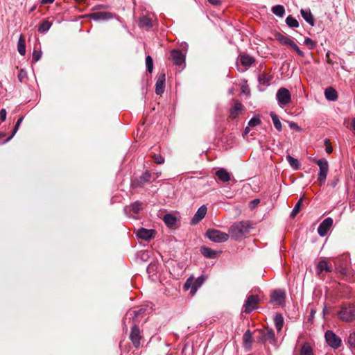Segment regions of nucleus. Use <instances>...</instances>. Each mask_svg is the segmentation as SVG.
<instances>
[{
    "label": "nucleus",
    "instance_id": "3",
    "mask_svg": "<svg viewBox=\"0 0 355 355\" xmlns=\"http://www.w3.org/2000/svg\"><path fill=\"white\" fill-rule=\"evenodd\" d=\"M153 174L146 170L139 176L132 177L130 180V187L132 189L143 188L146 184L153 182Z\"/></svg>",
    "mask_w": 355,
    "mask_h": 355
},
{
    "label": "nucleus",
    "instance_id": "1",
    "mask_svg": "<svg viewBox=\"0 0 355 355\" xmlns=\"http://www.w3.org/2000/svg\"><path fill=\"white\" fill-rule=\"evenodd\" d=\"M148 314L146 307L141 306L137 309H130L127 311L123 318V329L127 331V320L129 322H132V325H138L143 320L144 322L146 320V317Z\"/></svg>",
    "mask_w": 355,
    "mask_h": 355
},
{
    "label": "nucleus",
    "instance_id": "6",
    "mask_svg": "<svg viewBox=\"0 0 355 355\" xmlns=\"http://www.w3.org/2000/svg\"><path fill=\"white\" fill-rule=\"evenodd\" d=\"M205 235L209 240L215 243L225 242L230 236V234L215 229L207 230Z\"/></svg>",
    "mask_w": 355,
    "mask_h": 355
},
{
    "label": "nucleus",
    "instance_id": "37",
    "mask_svg": "<svg viewBox=\"0 0 355 355\" xmlns=\"http://www.w3.org/2000/svg\"><path fill=\"white\" fill-rule=\"evenodd\" d=\"M270 116H271V119H272V121L273 122V124H274V126L275 128L279 131H282V123L279 119V117L278 116L274 113V112H270Z\"/></svg>",
    "mask_w": 355,
    "mask_h": 355
},
{
    "label": "nucleus",
    "instance_id": "10",
    "mask_svg": "<svg viewBox=\"0 0 355 355\" xmlns=\"http://www.w3.org/2000/svg\"><path fill=\"white\" fill-rule=\"evenodd\" d=\"M129 338L135 348L140 347L141 340L143 338V336L138 325L134 324L132 326Z\"/></svg>",
    "mask_w": 355,
    "mask_h": 355
},
{
    "label": "nucleus",
    "instance_id": "31",
    "mask_svg": "<svg viewBox=\"0 0 355 355\" xmlns=\"http://www.w3.org/2000/svg\"><path fill=\"white\" fill-rule=\"evenodd\" d=\"M52 26V22L48 19L43 20L39 25L38 31L42 33H46Z\"/></svg>",
    "mask_w": 355,
    "mask_h": 355
},
{
    "label": "nucleus",
    "instance_id": "12",
    "mask_svg": "<svg viewBox=\"0 0 355 355\" xmlns=\"http://www.w3.org/2000/svg\"><path fill=\"white\" fill-rule=\"evenodd\" d=\"M137 236L142 240L148 241L155 238L156 232L153 229H146L144 227H140L137 231Z\"/></svg>",
    "mask_w": 355,
    "mask_h": 355
},
{
    "label": "nucleus",
    "instance_id": "47",
    "mask_svg": "<svg viewBox=\"0 0 355 355\" xmlns=\"http://www.w3.org/2000/svg\"><path fill=\"white\" fill-rule=\"evenodd\" d=\"M261 120L258 116H253L248 122V126L256 127L261 123Z\"/></svg>",
    "mask_w": 355,
    "mask_h": 355
},
{
    "label": "nucleus",
    "instance_id": "27",
    "mask_svg": "<svg viewBox=\"0 0 355 355\" xmlns=\"http://www.w3.org/2000/svg\"><path fill=\"white\" fill-rule=\"evenodd\" d=\"M252 340V334L250 331V330L248 329L244 333L243 336L244 346L246 349H251Z\"/></svg>",
    "mask_w": 355,
    "mask_h": 355
},
{
    "label": "nucleus",
    "instance_id": "62",
    "mask_svg": "<svg viewBox=\"0 0 355 355\" xmlns=\"http://www.w3.org/2000/svg\"><path fill=\"white\" fill-rule=\"evenodd\" d=\"M324 144L326 146V147H327V146H330V145H331L330 139H327H327H325L324 140Z\"/></svg>",
    "mask_w": 355,
    "mask_h": 355
},
{
    "label": "nucleus",
    "instance_id": "9",
    "mask_svg": "<svg viewBox=\"0 0 355 355\" xmlns=\"http://www.w3.org/2000/svg\"><path fill=\"white\" fill-rule=\"evenodd\" d=\"M171 57L175 65L178 66L181 69H184L186 66V55L182 51L179 49H173L171 52Z\"/></svg>",
    "mask_w": 355,
    "mask_h": 355
},
{
    "label": "nucleus",
    "instance_id": "46",
    "mask_svg": "<svg viewBox=\"0 0 355 355\" xmlns=\"http://www.w3.org/2000/svg\"><path fill=\"white\" fill-rule=\"evenodd\" d=\"M288 46L291 47L293 51H295L299 56H304V53L300 50L298 46L293 41L291 42V44Z\"/></svg>",
    "mask_w": 355,
    "mask_h": 355
},
{
    "label": "nucleus",
    "instance_id": "33",
    "mask_svg": "<svg viewBox=\"0 0 355 355\" xmlns=\"http://www.w3.org/2000/svg\"><path fill=\"white\" fill-rule=\"evenodd\" d=\"M271 10L274 15L279 17H283L285 15V8L282 5L274 6Z\"/></svg>",
    "mask_w": 355,
    "mask_h": 355
},
{
    "label": "nucleus",
    "instance_id": "32",
    "mask_svg": "<svg viewBox=\"0 0 355 355\" xmlns=\"http://www.w3.org/2000/svg\"><path fill=\"white\" fill-rule=\"evenodd\" d=\"M318 273H322L323 271L331 272V268L328 266L327 261L325 260H321L319 261L317 266Z\"/></svg>",
    "mask_w": 355,
    "mask_h": 355
},
{
    "label": "nucleus",
    "instance_id": "14",
    "mask_svg": "<svg viewBox=\"0 0 355 355\" xmlns=\"http://www.w3.org/2000/svg\"><path fill=\"white\" fill-rule=\"evenodd\" d=\"M333 219L330 217H328L327 218H325L318 226V234L322 236V237H324L325 236L329 229L331 228V227L333 225Z\"/></svg>",
    "mask_w": 355,
    "mask_h": 355
},
{
    "label": "nucleus",
    "instance_id": "36",
    "mask_svg": "<svg viewBox=\"0 0 355 355\" xmlns=\"http://www.w3.org/2000/svg\"><path fill=\"white\" fill-rule=\"evenodd\" d=\"M286 160L294 170H298L300 166L299 161L290 155L286 156Z\"/></svg>",
    "mask_w": 355,
    "mask_h": 355
},
{
    "label": "nucleus",
    "instance_id": "35",
    "mask_svg": "<svg viewBox=\"0 0 355 355\" xmlns=\"http://www.w3.org/2000/svg\"><path fill=\"white\" fill-rule=\"evenodd\" d=\"M139 26L142 28L146 27L148 28H150L153 27L152 21L148 17L143 16L139 19Z\"/></svg>",
    "mask_w": 355,
    "mask_h": 355
},
{
    "label": "nucleus",
    "instance_id": "25",
    "mask_svg": "<svg viewBox=\"0 0 355 355\" xmlns=\"http://www.w3.org/2000/svg\"><path fill=\"white\" fill-rule=\"evenodd\" d=\"M271 298L274 302L281 304L285 298V293L282 290H275L272 293Z\"/></svg>",
    "mask_w": 355,
    "mask_h": 355
},
{
    "label": "nucleus",
    "instance_id": "23",
    "mask_svg": "<svg viewBox=\"0 0 355 355\" xmlns=\"http://www.w3.org/2000/svg\"><path fill=\"white\" fill-rule=\"evenodd\" d=\"M215 174L218 180L223 182H227L230 180V173L223 168L217 170Z\"/></svg>",
    "mask_w": 355,
    "mask_h": 355
},
{
    "label": "nucleus",
    "instance_id": "64",
    "mask_svg": "<svg viewBox=\"0 0 355 355\" xmlns=\"http://www.w3.org/2000/svg\"><path fill=\"white\" fill-rule=\"evenodd\" d=\"M141 257L142 259L148 258V253L147 252H143L141 253Z\"/></svg>",
    "mask_w": 355,
    "mask_h": 355
},
{
    "label": "nucleus",
    "instance_id": "52",
    "mask_svg": "<svg viewBox=\"0 0 355 355\" xmlns=\"http://www.w3.org/2000/svg\"><path fill=\"white\" fill-rule=\"evenodd\" d=\"M153 159L157 164H162L164 162V158L160 155L155 154L153 155Z\"/></svg>",
    "mask_w": 355,
    "mask_h": 355
},
{
    "label": "nucleus",
    "instance_id": "16",
    "mask_svg": "<svg viewBox=\"0 0 355 355\" xmlns=\"http://www.w3.org/2000/svg\"><path fill=\"white\" fill-rule=\"evenodd\" d=\"M166 75L162 73L159 75L155 83V93L157 95H162L165 89Z\"/></svg>",
    "mask_w": 355,
    "mask_h": 355
},
{
    "label": "nucleus",
    "instance_id": "40",
    "mask_svg": "<svg viewBox=\"0 0 355 355\" xmlns=\"http://www.w3.org/2000/svg\"><path fill=\"white\" fill-rule=\"evenodd\" d=\"M300 355H313L312 347L307 343H304L300 349Z\"/></svg>",
    "mask_w": 355,
    "mask_h": 355
},
{
    "label": "nucleus",
    "instance_id": "39",
    "mask_svg": "<svg viewBox=\"0 0 355 355\" xmlns=\"http://www.w3.org/2000/svg\"><path fill=\"white\" fill-rule=\"evenodd\" d=\"M276 39L279 43L286 46H289L293 41L290 38L282 35L281 33H278L276 35Z\"/></svg>",
    "mask_w": 355,
    "mask_h": 355
},
{
    "label": "nucleus",
    "instance_id": "55",
    "mask_svg": "<svg viewBox=\"0 0 355 355\" xmlns=\"http://www.w3.org/2000/svg\"><path fill=\"white\" fill-rule=\"evenodd\" d=\"M289 127L291 129H295L297 131H300L301 130V128L297 125V123H294V122H290L289 123Z\"/></svg>",
    "mask_w": 355,
    "mask_h": 355
},
{
    "label": "nucleus",
    "instance_id": "57",
    "mask_svg": "<svg viewBox=\"0 0 355 355\" xmlns=\"http://www.w3.org/2000/svg\"><path fill=\"white\" fill-rule=\"evenodd\" d=\"M209 3L214 6H218L220 4V1L219 0H208Z\"/></svg>",
    "mask_w": 355,
    "mask_h": 355
},
{
    "label": "nucleus",
    "instance_id": "11",
    "mask_svg": "<svg viewBox=\"0 0 355 355\" xmlns=\"http://www.w3.org/2000/svg\"><path fill=\"white\" fill-rule=\"evenodd\" d=\"M259 298L257 295H251L248 296L243 306V311L247 314H250L255 309L253 305L259 303Z\"/></svg>",
    "mask_w": 355,
    "mask_h": 355
},
{
    "label": "nucleus",
    "instance_id": "38",
    "mask_svg": "<svg viewBox=\"0 0 355 355\" xmlns=\"http://www.w3.org/2000/svg\"><path fill=\"white\" fill-rule=\"evenodd\" d=\"M286 24L290 28H297L299 26V22L292 15H289L286 17Z\"/></svg>",
    "mask_w": 355,
    "mask_h": 355
},
{
    "label": "nucleus",
    "instance_id": "22",
    "mask_svg": "<svg viewBox=\"0 0 355 355\" xmlns=\"http://www.w3.org/2000/svg\"><path fill=\"white\" fill-rule=\"evenodd\" d=\"M300 13L303 19L311 26H315V19L310 9H301Z\"/></svg>",
    "mask_w": 355,
    "mask_h": 355
},
{
    "label": "nucleus",
    "instance_id": "58",
    "mask_svg": "<svg viewBox=\"0 0 355 355\" xmlns=\"http://www.w3.org/2000/svg\"><path fill=\"white\" fill-rule=\"evenodd\" d=\"M261 335L258 338V341L259 343H265V338L263 336V331H261Z\"/></svg>",
    "mask_w": 355,
    "mask_h": 355
},
{
    "label": "nucleus",
    "instance_id": "42",
    "mask_svg": "<svg viewBox=\"0 0 355 355\" xmlns=\"http://www.w3.org/2000/svg\"><path fill=\"white\" fill-rule=\"evenodd\" d=\"M157 268H158V264L156 262L150 263L147 266L146 272L150 275H154L156 273L157 270Z\"/></svg>",
    "mask_w": 355,
    "mask_h": 355
},
{
    "label": "nucleus",
    "instance_id": "2",
    "mask_svg": "<svg viewBox=\"0 0 355 355\" xmlns=\"http://www.w3.org/2000/svg\"><path fill=\"white\" fill-rule=\"evenodd\" d=\"M250 223L248 220H243L234 223L230 227L229 233L232 239L239 241L250 232Z\"/></svg>",
    "mask_w": 355,
    "mask_h": 355
},
{
    "label": "nucleus",
    "instance_id": "29",
    "mask_svg": "<svg viewBox=\"0 0 355 355\" xmlns=\"http://www.w3.org/2000/svg\"><path fill=\"white\" fill-rule=\"evenodd\" d=\"M17 51L21 55H24L26 53V41L22 35L19 36L17 42Z\"/></svg>",
    "mask_w": 355,
    "mask_h": 355
},
{
    "label": "nucleus",
    "instance_id": "19",
    "mask_svg": "<svg viewBox=\"0 0 355 355\" xmlns=\"http://www.w3.org/2000/svg\"><path fill=\"white\" fill-rule=\"evenodd\" d=\"M207 207L205 205L200 206L195 214L194 216L191 219V223L195 225L200 222L206 215Z\"/></svg>",
    "mask_w": 355,
    "mask_h": 355
},
{
    "label": "nucleus",
    "instance_id": "53",
    "mask_svg": "<svg viewBox=\"0 0 355 355\" xmlns=\"http://www.w3.org/2000/svg\"><path fill=\"white\" fill-rule=\"evenodd\" d=\"M260 203V200L259 198H255L251 200L249 203V207L251 209H254Z\"/></svg>",
    "mask_w": 355,
    "mask_h": 355
},
{
    "label": "nucleus",
    "instance_id": "5",
    "mask_svg": "<svg viewBox=\"0 0 355 355\" xmlns=\"http://www.w3.org/2000/svg\"><path fill=\"white\" fill-rule=\"evenodd\" d=\"M315 163L319 166V173L318 175V181L320 185H323L327 180V176L329 171V163L324 158L313 159Z\"/></svg>",
    "mask_w": 355,
    "mask_h": 355
},
{
    "label": "nucleus",
    "instance_id": "48",
    "mask_svg": "<svg viewBox=\"0 0 355 355\" xmlns=\"http://www.w3.org/2000/svg\"><path fill=\"white\" fill-rule=\"evenodd\" d=\"M347 343L350 347L355 348V332H352L349 334L347 338Z\"/></svg>",
    "mask_w": 355,
    "mask_h": 355
},
{
    "label": "nucleus",
    "instance_id": "41",
    "mask_svg": "<svg viewBox=\"0 0 355 355\" xmlns=\"http://www.w3.org/2000/svg\"><path fill=\"white\" fill-rule=\"evenodd\" d=\"M193 286H194V283H193V277L191 276V277H189L187 281L185 282L184 284V289L185 291H188L189 289H190V293L191 295H193Z\"/></svg>",
    "mask_w": 355,
    "mask_h": 355
},
{
    "label": "nucleus",
    "instance_id": "61",
    "mask_svg": "<svg viewBox=\"0 0 355 355\" xmlns=\"http://www.w3.org/2000/svg\"><path fill=\"white\" fill-rule=\"evenodd\" d=\"M325 150L328 154H331L333 152V148L330 145L326 147Z\"/></svg>",
    "mask_w": 355,
    "mask_h": 355
},
{
    "label": "nucleus",
    "instance_id": "63",
    "mask_svg": "<svg viewBox=\"0 0 355 355\" xmlns=\"http://www.w3.org/2000/svg\"><path fill=\"white\" fill-rule=\"evenodd\" d=\"M15 135H12V132L11 133L10 136L9 137H8L7 139H6L3 144H6L7 142H8Z\"/></svg>",
    "mask_w": 355,
    "mask_h": 355
},
{
    "label": "nucleus",
    "instance_id": "21",
    "mask_svg": "<svg viewBox=\"0 0 355 355\" xmlns=\"http://www.w3.org/2000/svg\"><path fill=\"white\" fill-rule=\"evenodd\" d=\"M165 225L171 228H175L177 225V218L172 214H166L163 217Z\"/></svg>",
    "mask_w": 355,
    "mask_h": 355
},
{
    "label": "nucleus",
    "instance_id": "15",
    "mask_svg": "<svg viewBox=\"0 0 355 355\" xmlns=\"http://www.w3.org/2000/svg\"><path fill=\"white\" fill-rule=\"evenodd\" d=\"M89 16L95 21H107L112 19L114 15L110 12L99 11L92 12Z\"/></svg>",
    "mask_w": 355,
    "mask_h": 355
},
{
    "label": "nucleus",
    "instance_id": "51",
    "mask_svg": "<svg viewBox=\"0 0 355 355\" xmlns=\"http://www.w3.org/2000/svg\"><path fill=\"white\" fill-rule=\"evenodd\" d=\"M42 57V51L34 50L33 52V62H36L40 60Z\"/></svg>",
    "mask_w": 355,
    "mask_h": 355
},
{
    "label": "nucleus",
    "instance_id": "34",
    "mask_svg": "<svg viewBox=\"0 0 355 355\" xmlns=\"http://www.w3.org/2000/svg\"><path fill=\"white\" fill-rule=\"evenodd\" d=\"M206 277L205 275H200L198 278H193L194 286L193 288V294H195L197 290L202 285Z\"/></svg>",
    "mask_w": 355,
    "mask_h": 355
},
{
    "label": "nucleus",
    "instance_id": "26",
    "mask_svg": "<svg viewBox=\"0 0 355 355\" xmlns=\"http://www.w3.org/2000/svg\"><path fill=\"white\" fill-rule=\"evenodd\" d=\"M144 203L137 200L130 205L129 210L132 211L134 214H137L144 209Z\"/></svg>",
    "mask_w": 355,
    "mask_h": 355
},
{
    "label": "nucleus",
    "instance_id": "8",
    "mask_svg": "<svg viewBox=\"0 0 355 355\" xmlns=\"http://www.w3.org/2000/svg\"><path fill=\"white\" fill-rule=\"evenodd\" d=\"M324 338L327 343L332 348L336 349L342 344V340L333 331L327 330L324 334Z\"/></svg>",
    "mask_w": 355,
    "mask_h": 355
},
{
    "label": "nucleus",
    "instance_id": "20",
    "mask_svg": "<svg viewBox=\"0 0 355 355\" xmlns=\"http://www.w3.org/2000/svg\"><path fill=\"white\" fill-rule=\"evenodd\" d=\"M200 253L207 259H215L220 254V251L217 252L205 245L200 249Z\"/></svg>",
    "mask_w": 355,
    "mask_h": 355
},
{
    "label": "nucleus",
    "instance_id": "50",
    "mask_svg": "<svg viewBox=\"0 0 355 355\" xmlns=\"http://www.w3.org/2000/svg\"><path fill=\"white\" fill-rule=\"evenodd\" d=\"M18 80L20 83H23L27 78V73L24 69H21L17 76Z\"/></svg>",
    "mask_w": 355,
    "mask_h": 355
},
{
    "label": "nucleus",
    "instance_id": "24",
    "mask_svg": "<svg viewBox=\"0 0 355 355\" xmlns=\"http://www.w3.org/2000/svg\"><path fill=\"white\" fill-rule=\"evenodd\" d=\"M324 96L327 100L329 101H336L338 99L337 91L331 87H327L324 91Z\"/></svg>",
    "mask_w": 355,
    "mask_h": 355
},
{
    "label": "nucleus",
    "instance_id": "7",
    "mask_svg": "<svg viewBox=\"0 0 355 355\" xmlns=\"http://www.w3.org/2000/svg\"><path fill=\"white\" fill-rule=\"evenodd\" d=\"M276 98L281 107L288 105L291 101V94L285 87L279 88L276 94Z\"/></svg>",
    "mask_w": 355,
    "mask_h": 355
},
{
    "label": "nucleus",
    "instance_id": "45",
    "mask_svg": "<svg viewBox=\"0 0 355 355\" xmlns=\"http://www.w3.org/2000/svg\"><path fill=\"white\" fill-rule=\"evenodd\" d=\"M302 202V198H301L295 204L294 208L293 209L291 216L295 217L300 211V207Z\"/></svg>",
    "mask_w": 355,
    "mask_h": 355
},
{
    "label": "nucleus",
    "instance_id": "13",
    "mask_svg": "<svg viewBox=\"0 0 355 355\" xmlns=\"http://www.w3.org/2000/svg\"><path fill=\"white\" fill-rule=\"evenodd\" d=\"M273 79V76L270 74L262 73L258 76V89L260 92L265 91L266 87L270 84V82Z\"/></svg>",
    "mask_w": 355,
    "mask_h": 355
},
{
    "label": "nucleus",
    "instance_id": "43",
    "mask_svg": "<svg viewBox=\"0 0 355 355\" xmlns=\"http://www.w3.org/2000/svg\"><path fill=\"white\" fill-rule=\"evenodd\" d=\"M146 71L152 73L153 70V60L150 55H147L146 58Z\"/></svg>",
    "mask_w": 355,
    "mask_h": 355
},
{
    "label": "nucleus",
    "instance_id": "28",
    "mask_svg": "<svg viewBox=\"0 0 355 355\" xmlns=\"http://www.w3.org/2000/svg\"><path fill=\"white\" fill-rule=\"evenodd\" d=\"M263 336L265 338V340H268L270 343L272 345L276 344V338L275 331L272 329H268L266 331H263Z\"/></svg>",
    "mask_w": 355,
    "mask_h": 355
},
{
    "label": "nucleus",
    "instance_id": "44",
    "mask_svg": "<svg viewBox=\"0 0 355 355\" xmlns=\"http://www.w3.org/2000/svg\"><path fill=\"white\" fill-rule=\"evenodd\" d=\"M304 44L308 47L309 49L313 50L316 47L317 43L310 37H306L304 42Z\"/></svg>",
    "mask_w": 355,
    "mask_h": 355
},
{
    "label": "nucleus",
    "instance_id": "17",
    "mask_svg": "<svg viewBox=\"0 0 355 355\" xmlns=\"http://www.w3.org/2000/svg\"><path fill=\"white\" fill-rule=\"evenodd\" d=\"M239 60L241 64L245 67V69H242V71H245L255 62L254 58L245 53L240 54L239 56Z\"/></svg>",
    "mask_w": 355,
    "mask_h": 355
},
{
    "label": "nucleus",
    "instance_id": "60",
    "mask_svg": "<svg viewBox=\"0 0 355 355\" xmlns=\"http://www.w3.org/2000/svg\"><path fill=\"white\" fill-rule=\"evenodd\" d=\"M55 0H42V4H50L54 2Z\"/></svg>",
    "mask_w": 355,
    "mask_h": 355
},
{
    "label": "nucleus",
    "instance_id": "30",
    "mask_svg": "<svg viewBox=\"0 0 355 355\" xmlns=\"http://www.w3.org/2000/svg\"><path fill=\"white\" fill-rule=\"evenodd\" d=\"M275 326L277 331H280L283 327L284 320L281 313H277L274 318Z\"/></svg>",
    "mask_w": 355,
    "mask_h": 355
},
{
    "label": "nucleus",
    "instance_id": "59",
    "mask_svg": "<svg viewBox=\"0 0 355 355\" xmlns=\"http://www.w3.org/2000/svg\"><path fill=\"white\" fill-rule=\"evenodd\" d=\"M153 182L155 181L157 178H158L161 174V173H153Z\"/></svg>",
    "mask_w": 355,
    "mask_h": 355
},
{
    "label": "nucleus",
    "instance_id": "56",
    "mask_svg": "<svg viewBox=\"0 0 355 355\" xmlns=\"http://www.w3.org/2000/svg\"><path fill=\"white\" fill-rule=\"evenodd\" d=\"M339 180L338 178H335L334 180L329 182L328 184L332 187H336L338 183Z\"/></svg>",
    "mask_w": 355,
    "mask_h": 355
},
{
    "label": "nucleus",
    "instance_id": "4",
    "mask_svg": "<svg viewBox=\"0 0 355 355\" xmlns=\"http://www.w3.org/2000/svg\"><path fill=\"white\" fill-rule=\"evenodd\" d=\"M338 318L345 322L355 320V306L351 303L343 304L338 313Z\"/></svg>",
    "mask_w": 355,
    "mask_h": 355
},
{
    "label": "nucleus",
    "instance_id": "49",
    "mask_svg": "<svg viewBox=\"0 0 355 355\" xmlns=\"http://www.w3.org/2000/svg\"><path fill=\"white\" fill-rule=\"evenodd\" d=\"M24 116H20L18 120L17 121V123H15V126H14V128L12 130V135H15V134L17 133V132L18 131L23 120H24Z\"/></svg>",
    "mask_w": 355,
    "mask_h": 355
},
{
    "label": "nucleus",
    "instance_id": "18",
    "mask_svg": "<svg viewBox=\"0 0 355 355\" xmlns=\"http://www.w3.org/2000/svg\"><path fill=\"white\" fill-rule=\"evenodd\" d=\"M243 109L244 107L240 102H235L233 107L230 110L229 117L232 120L236 119L241 114Z\"/></svg>",
    "mask_w": 355,
    "mask_h": 355
},
{
    "label": "nucleus",
    "instance_id": "54",
    "mask_svg": "<svg viewBox=\"0 0 355 355\" xmlns=\"http://www.w3.org/2000/svg\"><path fill=\"white\" fill-rule=\"evenodd\" d=\"M6 114H7V112H6V109L2 108L0 110V120L1 121H4L6 119Z\"/></svg>",
    "mask_w": 355,
    "mask_h": 355
}]
</instances>
